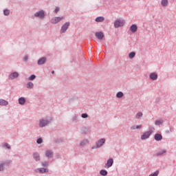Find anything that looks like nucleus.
<instances>
[{"instance_id": "2f4dec72", "label": "nucleus", "mask_w": 176, "mask_h": 176, "mask_svg": "<svg viewBox=\"0 0 176 176\" xmlns=\"http://www.w3.org/2000/svg\"><path fill=\"white\" fill-rule=\"evenodd\" d=\"M123 92L122 91H118L117 92V94H116V98H118V99H120L122 98H123Z\"/></svg>"}, {"instance_id": "7c9ffc66", "label": "nucleus", "mask_w": 176, "mask_h": 176, "mask_svg": "<svg viewBox=\"0 0 176 176\" xmlns=\"http://www.w3.org/2000/svg\"><path fill=\"white\" fill-rule=\"evenodd\" d=\"M41 167H43V168L49 167V162L43 161V162H41Z\"/></svg>"}, {"instance_id": "0eeeda50", "label": "nucleus", "mask_w": 176, "mask_h": 176, "mask_svg": "<svg viewBox=\"0 0 176 176\" xmlns=\"http://www.w3.org/2000/svg\"><path fill=\"white\" fill-rule=\"evenodd\" d=\"M18 78H19V74L17 72H10L8 76V80L10 81L18 79Z\"/></svg>"}, {"instance_id": "9b49d317", "label": "nucleus", "mask_w": 176, "mask_h": 176, "mask_svg": "<svg viewBox=\"0 0 176 176\" xmlns=\"http://www.w3.org/2000/svg\"><path fill=\"white\" fill-rule=\"evenodd\" d=\"M124 25V20L117 19L114 21V28H121Z\"/></svg>"}, {"instance_id": "9d476101", "label": "nucleus", "mask_w": 176, "mask_h": 176, "mask_svg": "<svg viewBox=\"0 0 176 176\" xmlns=\"http://www.w3.org/2000/svg\"><path fill=\"white\" fill-rule=\"evenodd\" d=\"M113 164L114 160H113V158H109V160H107V162H106L104 164V168L109 169L113 166Z\"/></svg>"}, {"instance_id": "1a4fd4ad", "label": "nucleus", "mask_w": 176, "mask_h": 176, "mask_svg": "<svg viewBox=\"0 0 176 176\" xmlns=\"http://www.w3.org/2000/svg\"><path fill=\"white\" fill-rule=\"evenodd\" d=\"M167 154H168V151H166V148H160V150L157 151L156 155L161 157L166 155Z\"/></svg>"}, {"instance_id": "dca6fc26", "label": "nucleus", "mask_w": 176, "mask_h": 176, "mask_svg": "<svg viewBox=\"0 0 176 176\" xmlns=\"http://www.w3.org/2000/svg\"><path fill=\"white\" fill-rule=\"evenodd\" d=\"M148 76L149 80L152 81H157L158 80V74L157 72H151Z\"/></svg>"}, {"instance_id": "f8f14e48", "label": "nucleus", "mask_w": 176, "mask_h": 176, "mask_svg": "<svg viewBox=\"0 0 176 176\" xmlns=\"http://www.w3.org/2000/svg\"><path fill=\"white\" fill-rule=\"evenodd\" d=\"M34 173H36L37 174H45L47 173H49V169H47L45 168H37L34 170Z\"/></svg>"}, {"instance_id": "412c9836", "label": "nucleus", "mask_w": 176, "mask_h": 176, "mask_svg": "<svg viewBox=\"0 0 176 176\" xmlns=\"http://www.w3.org/2000/svg\"><path fill=\"white\" fill-rule=\"evenodd\" d=\"M95 37L98 40H102V38H104V34H102V32H95Z\"/></svg>"}, {"instance_id": "ddd939ff", "label": "nucleus", "mask_w": 176, "mask_h": 176, "mask_svg": "<svg viewBox=\"0 0 176 176\" xmlns=\"http://www.w3.org/2000/svg\"><path fill=\"white\" fill-rule=\"evenodd\" d=\"M69 26H70L69 22H66L63 23V25H62V27L60 28V34L66 33V31H67Z\"/></svg>"}, {"instance_id": "2eb2a0df", "label": "nucleus", "mask_w": 176, "mask_h": 176, "mask_svg": "<svg viewBox=\"0 0 176 176\" xmlns=\"http://www.w3.org/2000/svg\"><path fill=\"white\" fill-rule=\"evenodd\" d=\"M89 144V140L88 139H83L79 142V147L84 148Z\"/></svg>"}, {"instance_id": "6e6552de", "label": "nucleus", "mask_w": 176, "mask_h": 176, "mask_svg": "<svg viewBox=\"0 0 176 176\" xmlns=\"http://www.w3.org/2000/svg\"><path fill=\"white\" fill-rule=\"evenodd\" d=\"M63 19H65V17L63 16H55L52 18V19H50V23L53 25H56L60 23V21H62V20Z\"/></svg>"}, {"instance_id": "b1692460", "label": "nucleus", "mask_w": 176, "mask_h": 176, "mask_svg": "<svg viewBox=\"0 0 176 176\" xmlns=\"http://www.w3.org/2000/svg\"><path fill=\"white\" fill-rule=\"evenodd\" d=\"M2 148L6 151H10L11 147L8 143L5 142V143H2Z\"/></svg>"}, {"instance_id": "39448f33", "label": "nucleus", "mask_w": 176, "mask_h": 176, "mask_svg": "<svg viewBox=\"0 0 176 176\" xmlns=\"http://www.w3.org/2000/svg\"><path fill=\"white\" fill-rule=\"evenodd\" d=\"M10 164V160H3L0 161V173H3L6 170V167Z\"/></svg>"}, {"instance_id": "f704fd0d", "label": "nucleus", "mask_w": 176, "mask_h": 176, "mask_svg": "<svg viewBox=\"0 0 176 176\" xmlns=\"http://www.w3.org/2000/svg\"><path fill=\"white\" fill-rule=\"evenodd\" d=\"M10 13V10L9 9L3 10V15L4 16H9Z\"/></svg>"}, {"instance_id": "4be33fe9", "label": "nucleus", "mask_w": 176, "mask_h": 176, "mask_svg": "<svg viewBox=\"0 0 176 176\" xmlns=\"http://www.w3.org/2000/svg\"><path fill=\"white\" fill-rule=\"evenodd\" d=\"M129 30L130 32H132L133 34L136 33V32L138 31V25L135 24L130 25Z\"/></svg>"}, {"instance_id": "7ed1b4c3", "label": "nucleus", "mask_w": 176, "mask_h": 176, "mask_svg": "<svg viewBox=\"0 0 176 176\" xmlns=\"http://www.w3.org/2000/svg\"><path fill=\"white\" fill-rule=\"evenodd\" d=\"M32 19H37L38 20H44L45 19V11L40 10L32 14Z\"/></svg>"}, {"instance_id": "4468645a", "label": "nucleus", "mask_w": 176, "mask_h": 176, "mask_svg": "<svg viewBox=\"0 0 176 176\" xmlns=\"http://www.w3.org/2000/svg\"><path fill=\"white\" fill-rule=\"evenodd\" d=\"M32 160H34V162H40V160H41L40 157V153L38 152H34L32 153Z\"/></svg>"}, {"instance_id": "a19ab883", "label": "nucleus", "mask_w": 176, "mask_h": 176, "mask_svg": "<svg viewBox=\"0 0 176 176\" xmlns=\"http://www.w3.org/2000/svg\"><path fill=\"white\" fill-rule=\"evenodd\" d=\"M76 100V97L74 96L72 98H69V102H72Z\"/></svg>"}, {"instance_id": "4c0bfd02", "label": "nucleus", "mask_w": 176, "mask_h": 176, "mask_svg": "<svg viewBox=\"0 0 176 176\" xmlns=\"http://www.w3.org/2000/svg\"><path fill=\"white\" fill-rule=\"evenodd\" d=\"M80 118H82V119H87L89 118V116L87 113H82L80 114Z\"/></svg>"}, {"instance_id": "cd10ccee", "label": "nucleus", "mask_w": 176, "mask_h": 176, "mask_svg": "<svg viewBox=\"0 0 176 176\" xmlns=\"http://www.w3.org/2000/svg\"><path fill=\"white\" fill-rule=\"evenodd\" d=\"M163 123H164V120L162 119L156 120L155 122H154V124H155V126H160L162 125Z\"/></svg>"}, {"instance_id": "f3484780", "label": "nucleus", "mask_w": 176, "mask_h": 176, "mask_svg": "<svg viewBox=\"0 0 176 176\" xmlns=\"http://www.w3.org/2000/svg\"><path fill=\"white\" fill-rule=\"evenodd\" d=\"M47 63V58L45 57H41L38 58V60H37V65L41 66Z\"/></svg>"}, {"instance_id": "5701e85b", "label": "nucleus", "mask_w": 176, "mask_h": 176, "mask_svg": "<svg viewBox=\"0 0 176 176\" xmlns=\"http://www.w3.org/2000/svg\"><path fill=\"white\" fill-rule=\"evenodd\" d=\"M142 118H144V113L142 111H138V113H136L135 115V118L136 120H141Z\"/></svg>"}, {"instance_id": "c9c22d12", "label": "nucleus", "mask_w": 176, "mask_h": 176, "mask_svg": "<svg viewBox=\"0 0 176 176\" xmlns=\"http://www.w3.org/2000/svg\"><path fill=\"white\" fill-rule=\"evenodd\" d=\"M160 175V170H155V172L151 173L148 176H158Z\"/></svg>"}, {"instance_id": "c03bdc74", "label": "nucleus", "mask_w": 176, "mask_h": 176, "mask_svg": "<svg viewBox=\"0 0 176 176\" xmlns=\"http://www.w3.org/2000/svg\"><path fill=\"white\" fill-rule=\"evenodd\" d=\"M54 74V71H52V74Z\"/></svg>"}, {"instance_id": "20e7f679", "label": "nucleus", "mask_w": 176, "mask_h": 176, "mask_svg": "<svg viewBox=\"0 0 176 176\" xmlns=\"http://www.w3.org/2000/svg\"><path fill=\"white\" fill-rule=\"evenodd\" d=\"M104 144H105V138H100L98 139V140L95 142V144H94L91 147V150H96V149L100 148L101 147L104 146Z\"/></svg>"}, {"instance_id": "6ab92c4d", "label": "nucleus", "mask_w": 176, "mask_h": 176, "mask_svg": "<svg viewBox=\"0 0 176 176\" xmlns=\"http://www.w3.org/2000/svg\"><path fill=\"white\" fill-rule=\"evenodd\" d=\"M153 140L157 142L162 141V135L160 133H155V135H153Z\"/></svg>"}, {"instance_id": "37998d69", "label": "nucleus", "mask_w": 176, "mask_h": 176, "mask_svg": "<svg viewBox=\"0 0 176 176\" xmlns=\"http://www.w3.org/2000/svg\"><path fill=\"white\" fill-rule=\"evenodd\" d=\"M58 11H60V8L56 7V8L54 9V13H57L58 12Z\"/></svg>"}, {"instance_id": "f257e3e1", "label": "nucleus", "mask_w": 176, "mask_h": 176, "mask_svg": "<svg viewBox=\"0 0 176 176\" xmlns=\"http://www.w3.org/2000/svg\"><path fill=\"white\" fill-rule=\"evenodd\" d=\"M53 120L52 118H43L38 120V128L45 129L52 124Z\"/></svg>"}, {"instance_id": "c85d7f7f", "label": "nucleus", "mask_w": 176, "mask_h": 176, "mask_svg": "<svg viewBox=\"0 0 176 176\" xmlns=\"http://www.w3.org/2000/svg\"><path fill=\"white\" fill-rule=\"evenodd\" d=\"M104 21V16H98L97 18H95V22L96 23H103Z\"/></svg>"}, {"instance_id": "72a5a7b5", "label": "nucleus", "mask_w": 176, "mask_h": 176, "mask_svg": "<svg viewBox=\"0 0 176 176\" xmlns=\"http://www.w3.org/2000/svg\"><path fill=\"white\" fill-rule=\"evenodd\" d=\"M100 175L101 176H107V175H108V172H107L105 170H100Z\"/></svg>"}, {"instance_id": "c756f323", "label": "nucleus", "mask_w": 176, "mask_h": 176, "mask_svg": "<svg viewBox=\"0 0 176 176\" xmlns=\"http://www.w3.org/2000/svg\"><path fill=\"white\" fill-rule=\"evenodd\" d=\"M26 87L30 90L34 88V83H32V82H27Z\"/></svg>"}, {"instance_id": "bb28decb", "label": "nucleus", "mask_w": 176, "mask_h": 176, "mask_svg": "<svg viewBox=\"0 0 176 176\" xmlns=\"http://www.w3.org/2000/svg\"><path fill=\"white\" fill-rule=\"evenodd\" d=\"M161 6L162 8L168 7V0H161Z\"/></svg>"}, {"instance_id": "58836bf2", "label": "nucleus", "mask_w": 176, "mask_h": 176, "mask_svg": "<svg viewBox=\"0 0 176 176\" xmlns=\"http://www.w3.org/2000/svg\"><path fill=\"white\" fill-rule=\"evenodd\" d=\"M62 141H63V140L62 139V138H58L57 139H56V140H54V142H55L56 143H60V142H62Z\"/></svg>"}, {"instance_id": "f03ea898", "label": "nucleus", "mask_w": 176, "mask_h": 176, "mask_svg": "<svg viewBox=\"0 0 176 176\" xmlns=\"http://www.w3.org/2000/svg\"><path fill=\"white\" fill-rule=\"evenodd\" d=\"M154 131L155 128L153 126H149V130L142 133V135H140V140L146 141V140H148Z\"/></svg>"}, {"instance_id": "a878e982", "label": "nucleus", "mask_w": 176, "mask_h": 176, "mask_svg": "<svg viewBox=\"0 0 176 176\" xmlns=\"http://www.w3.org/2000/svg\"><path fill=\"white\" fill-rule=\"evenodd\" d=\"M142 129V125H132V126H130V130L135 131V130H141Z\"/></svg>"}, {"instance_id": "ea45409f", "label": "nucleus", "mask_w": 176, "mask_h": 176, "mask_svg": "<svg viewBox=\"0 0 176 176\" xmlns=\"http://www.w3.org/2000/svg\"><path fill=\"white\" fill-rule=\"evenodd\" d=\"M36 142H37V144H43V138H39L38 139H37Z\"/></svg>"}, {"instance_id": "e433bc0d", "label": "nucleus", "mask_w": 176, "mask_h": 176, "mask_svg": "<svg viewBox=\"0 0 176 176\" xmlns=\"http://www.w3.org/2000/svg\"><path fill=\"white\" fill-rule=\"evenodd\" d=\"M37 77L35 76L34 74H32L31 76H30V77H28V80L30 81H32L34 80H35V78H36Z\"/></svg>"}, {"instance_id": "aec40b11", "label": "nucleus", "mask_w": 176, "mask_h": 176, "mask_svg": "<svg viewBox=\"0 0 176 176\" xmlns=\"http://www.w3.org/2000/svg\"><path fill=\"white\" fill-rule=\"evenodd\" d=\"M79 119V116L78 114H74L72 118H70V121L74 123H78Z\"/></svg>"}, {"instance_id": "79ce46f5", "label": "nucleus", "mask_w": 176, "mask_h": 176, "mask_svg": "<svg viewBox=\"0 0 176 176\" xmlns=\"http://www.w3.org/2000/svg\"><path fill=\"white\" fill-rule=\"evenodd\" d=\"M27 61H28V56H23V62H27Z\"/></svg>"}, {"instance_id": "393cba45", "label": "nucleus", "mask_w": 176, "mask_h": 176, "mask_svg": "<svg viewBox=\"0 0 176 176\" xmlns=\"http://www.w3.org/2000/svg\"><path fill=\"white\" fill-rule=\"evenodd\" d=\"M9 104V102L5 99H0V106L1 107H6Z\"/></svg>"}, {"instance_id": "a211bd4d", "label": "nucleus", "mask_w": 176, "mask_h": 176, "mask_svg": "<svg viewBox=\"0 0 176 176\" xmlns=\"http://www.w3.org/2000/svg\"><path fill=\"white\" fill-rule=\"evenodd\" d=\"M26 102L27 100L25 97H21L18 98V104H19V106H24L25 105Z\"/></svg>"}, {"instance_id": "473e14b6", "label": "nucleus", "mask_w": 176, "mask_h": 176, "mask_svg": "<svg viewBox=\"0 0 176 176\" xmlns=\"http://www.w3.org/2000/svg\"><path fill=\"white\" fill-rule=\"evenodd\" d=\"M135 56H136V53L135 52L129 53V58L130 59H133V58H135Z\"/></svg>"}, {"instance_id": "423d86ee", "label": "nucleus", "mask_w": 176, "mask_h": 176, "mask_svg": "<svg viewBox=\"0 0 176 176\" xmlns=\"http://www.w3.org/2000/svg\"><path fill=\"white\" fill-rule=\"evenodd\" d=\"M44 156L47 160H50L54 156V152L50 148H47L44 151Z\"/></svg>"}]
</instances>
